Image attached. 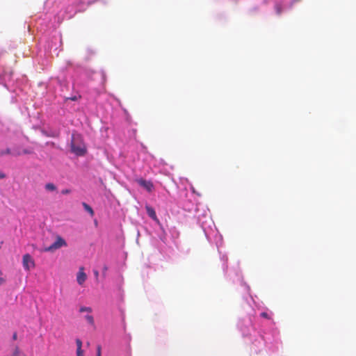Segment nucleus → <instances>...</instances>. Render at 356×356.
I'll list each match as a JSON object with an SVG mask.
<instances>
[{
  "label": "nucleus",
  "instance_id": "1",
  "mask_svg": "<svg viewBox=\"0 0 356 356\" xmlns=\"http://www.w3.org/2000/svg\"><path fill=\"white\" fill-rule=\"evenodd\" d=\"M71 152L76 156H83L86 153V147L82 136L76 133L72 134L70 143Z\"/></svg>",
  "mask_w": 356,
  "mask_h": 356
},
{
  "label": "nucleus",
  "instance_id": "2",
  "mask_svg": "<svg viewBox=\"0 0 356 356\" xmlns=\"http://www.w3.org/2000/svg\"><path fill=\"white\" fill-rule=\"evenodd\" d=\"M63 246H67L66 241L60 236H56V240L50 246L45 248L44 252H53Z\"/></svg>",
  "mask_w": 356,
  "mask_h": 356
},
{
  "label": "nucleus",
  "instance_id": "3",
  "mask_svg": "<svg viewBox=\"0 0 356 356\" xmlns=\"http://www.w3.org/2000/svg\"><path fill=\"white\" fill-rule=\"evenodd\" d=\"M23 267L26 270L29 271L35 266V261L29 254H25L22 257Z\"/></svg>",
  "mask_w": 356,
  "mask_h": 356
},
{
  "label": "nucleus",
  "instance_id": "4",
  "mask_svg": "<svg viewBox=\"0 0 356 356\" xmlns=\"http://www.w3.org/2000/svg\"><path fill=\"white\" fill-rule=\"evenodd\" d=\"M86 278H87V275L84 273V268L80 267L79 270L77 273V276H76V280H77L78 284L80 285H82L84 283V282L86 280Z\"/></svg>",
  "mask_w": 356,
  "mask_h": 356
},
{
  "label": "nucleus",
  "instance_id": "5",
  "mask_svg": "<svg viewBox=\"0 0 356 356\" xmlns=\"http://www.w3.org/2000/svg\"><path fill=\"white\" fill-rule=\"evenodd\" d=\"M137 182L140 186L146 189L147 191H151L154 188V185L152 182L146 181L145 179H138L137 180Z\"/></svg>",
  "mask_w": 356,
  "mask_h": 356
},
{
  "label": "nucleus",
  "instance_id": "6",
  "mask_svg": "<svg viewBox=\"0 0 356 356\" xmlns=\"http://www.w3.org/2000/svg\"><path fill=\"white\" fill-rule=\"evenodd\" d=\"M76 355L77 356H83V351L82 350V341L79 339H76Z\"/></svg>",
  "mask_w": 356,
  "mask_h": 356
},
{
  "label": "nucleus",
  "instance_id": "7",
  "mask_svg": "<svg viewBox=\"0 0 356 356\" xmlns=\"http://www.w3.org/2000/svg\"><path fill=\"white\" fill-rule=\"evenodd\" d=\"M145 209L149 216L151 217L153 220H156V213L154 209L148 205L145 206Z\"/></svg>",
  "mask_w": 356,
  "mask_h": 356
},
{
  "label": "nucleus",
  "instance_id": "8",
  "mask_svg": "<svg viewBox=\"0 0 356 356\" xmlns=\"http://www.w3.org/2000/svg\"><path fill=\"white\" fill-rule=\"evenodd\" d=\"M32 153V151L29 150V149H23L22 152H19V151H13V155L14 156H20L21 154H30Z\"/></svg>",
  "mask_w": 356,
  "mask_h": 356
},
{
  "label": "nucleus",
  "instance_id": "9",
  "mask_svg": "<svg viewBox=\"0 0 356 356\" xmlns=\"http://www.w3.org/2000/svg\"><path fill=\"white\" fill-rule=\"evenodd\" d=\"M82 204L86 211H87L90 214V216H92L94 215V211L92 207L85 202H83Z\"/></svg>",
  "mask_w": 356,
  "mask_h": 356
},
{
  "label": "nucleus",
  "instance_id": "10",
  "mask_svg": "<svg viewBox=\"0 0 356 356\" xmlns=\"http://www.w3.org/2000/svg\"><path fill=\"white\" fill-rule=\"evenodd\" d=\"M45 189L49 191H54L56 189V186L53 183H47L45 185Z\"/></svg>",
  "mask_w": 356,
  "mask_h": 356
},
{
  "label": "nucleus",
  "instance_id": "11",
  "mask_svg": "<svg viewBox=\"0 0 356 356\" xmlns=\"http://www.w3.org/2000/svg\"><path fill=\"white\" fill-rule=\"evenodd\" d=\"M86 321H88V323L92 325H94L95 323V321H94V318L91 315H86Z\"/></svg>",
  "mask_w": 356,
  "mask_h": 356
},
{
  "label": "nucleus",
  "instance_id": "12",
  "mask_svg": "<svg viewBox=\"0 0 356 356\" xmlns=\"http://www.w3.org/2000/svg\"><path fill=\"white\" fill-rule=\"evenodd\" d=\"M79 312H92V309L90 307H81L80 309H79Z\"/></svg>",
  "mask_w": 356,
  "mask_h": 356
},
{
  "label": "nucleus",
  "instance_id": "13",
  "mask_svg": "<svg viewBox=\"0 0 356 356\" xmlns=\"http://www.w3.org/2000/svg\"><path fill=\"white\" fill-rule=\"evenodd\" d=\"M12 154V153L10 151V149H9V148H6V149L1 150L0 152V156H3L5 154Z\"/></svg>",
  "mask_w": 356,
  "mask_h": 356
},
{
  "label": "nucleus",
  "instance_id": "14",
  "mask_svg": "<svg viewBox=\"0 0 356 356\" xmlns=\"http://www.w3.org/2000/svg\"><path fill=\"white\" fill-rule=\"evenodd\" d=\"M20 350L18 347H16L10 356H19Z\"/></svg>",
  "mask_w": 356,
  "mask_h": 356
},
{
  "label": "nucleus",
  "instance_id": "15",
  "mask_svg": "<svg viewBox=\"0 0 356 356\" xmlns=\"http://www.w3.org/2000/svg\"><path fill=\"white\" fill-rule=\"evenodd\" d=\"M101 351H102V347H101V346L99 345L97 347V355L96 356H102Z\"/></svg>",
  "mask_w": 356,
  "mask_h": 356
},
{
  "label": "nucleus",
  "instance_id": "16",
  "mask_svg": "<svg viewBox=\"0 0 356 356\" xmlns=\"http://www.w3.org/2000/svg\"><path fill=\"white\" fill-rule=\"evenodd\" d=\"M70 193H71V190L70 189H67V188L63 189L61 191V193L63 194V195H67V194H69Z\"/></svg>",
  "mask_w": 356,
  "mask_h": 356
},
{
  "label": "nucleus",
  "instance_id": "17",
  "mask_svg": "<svg viewBox=\"0 0 356 356\" xmlns=\"http://www.w3.org/2000/svg\"><path fill=\"white\" fill-rule=\"evenodd\" d=\"M261 316H262L263 318H268V319L270 318L268 314L266 312H262L261 314Z\"/></svg>",
  "mask_w": 356,
  "mask_h": 356
},
{
  "label": "nucleus",
  "instance_id": "18",
  "mask_svg": "<svg viewBox=\"0 0 356 356\" xmlns=\"http://www.w3.org/2000/svg\"><path fill=\"white\" fill-rule=\"evenodd\" d=\"M6 177V174H4L3 172H2L1 171H0V179H3Z\"/></svg>",
  "mask_w": 356,
  "mask_h": 356
},
{
  "label": "nucleus",
  "instance_id": "19",
  "mask_svg": "<svg viewBox=\"0 0 356 356\" xmlns=\"http://www.w3.org/2000/svg\"><path fill=\"white\" fill-rule=\"evenodd\" d=\"M94 274L96 278L97 279L99 276V272L97 270H94Z\"/></svg>",
  "mask_w": 356,
  "mask_h": 356
},
{
  "label": "nucleus",
  "instance_id": "20",
  "mask_svg": "<svg viewBox=\"0 0 356 356\" xmlns=\"http://www.w3.org/2000/svg\"><path fill=\"white\" fill-rule=\"evenodd\" d=\"M1 272H0V275H1ZM4 279L0 277V285L4 282Z\"/></svg>",
  "mask_w": 356,
  "mask_h": 356
},
{
  "label": "nucleus",
  "instance_id": "21",
  "mask_svg": "<svg viewBox=\"0 0 356 356\" xmlns=\"http://www.w3.org/2000/svg\"><path fill=\"white\" fill-rule=\"evenodd\" d=\"M17 333H14V334H13V339L14 340H16V339H17Z\"/></svg>",
  "mask_w": 356,
  "mask_h": 356
},
{
  "label": "nucleus",
  "instance_id": "22",
  "mask_svg": "<svg viewBox=\"0 0 356 356\" xmlns=\"http://www.w3.org/2000/svg\"><path fill=\"white\" fill-rule=\"evenodd\" d=\"M104 271H106V270H107V267H106V266H104Z\"/></svg>",
  "mask_w": 356,
  "mask_h": 356
}]
</instances>
